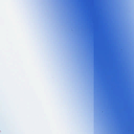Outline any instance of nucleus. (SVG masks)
<instances>
[{"instance_id": "1", "label": "nucleus", "mask_w": 134, "mask_h": 134, "mask_svg": "<svg viewBox=\"0 0 134 134\" xmlns=\"http://www.w3.org/2000/svg\"><path fill=\"white\" fill-rule=\"evenodd\" d=\"M92 0H91V21H92Z\"/></svg>"}, {"instance_id": "2", "label": "nucleus", "mask_w": 134, "mask_h": 134, "mask_svg": "<svg viewBox=\"0 0 134 134\" xmlns=\"http://www.w3.org/2000/svg\"><path fill=\"white\" fill-rule=\"evenodd\" d=\"M92 42H93V40H92Z\"/></svg>"}, {"instance_id": "3", "label": "nucleus", "mask_w": 134, "mask_h": 134, "mask_svg": "<svg viewBox=\"0 0 134 134\" xmlns=\"http://www.w3.org/2000/svg\"><path fill=\"white\" fill-rule=\"evenodd\" d=\"M92 42H93V40H92Z\"/></svg>"}, {"instance_id": "4", "label": "nucleus", "mask_w": 134, "mask_h": 134, "mask_svg": "<svg viewBox=\"0 0 134 134\" xmlns=\"http://www.w3.org/2000/svg\"><path fill=\"white\" fill-rule=\"evenodd\" d=\"M92 42H93V40H92Z\"/></svg>"}, {"instance_id": "5", "label": "nucleus", "mask_w": 134, "mask_h": 134, "mask_svg": "<svg viewBox=\"0 0 134 134\" xmlns=\"http://www.w3.org/2000/svg\"><path fill=\"white\" fill-rule=\"evenodd\" d=\"M92 38H93V37Z\"/></svg>"}, {"instance_id": "6", "label": "nucleus", "mask_w": 134, "mask_h": 134, "mask_svg": "<svg viewBox=\"0 0 134 134\" xmlns=\"http://www.w3.org/2000/svg\"><path fill=\"white\" fill-rule=\"evenodd\" d=\"M92 52H93V51H92Z\"/></svg>"}, {"instance_id": "7", "label": "nucleus", "mask_w": 134, "mask_h": 134, "mask_svg": "<svg viewBox=\"0 0 134 134\" xmlns=\"http://www.w3.org/2000/svg\"><path fill=\"white\" fill-rule=\"evenodd\" d=\"M92 63H93V62H92Z\"/></svg>"}]
</instances>
